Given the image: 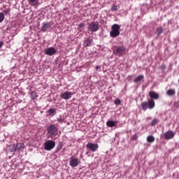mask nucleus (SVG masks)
<instances>
[{
    "label": "nucleus",
    "instance_id": "nucleus-1",
    "mask_svg": "<svg viewBox=\"0 0 179 179\" xmlns=\"http://www.w3.org/2000/svg\"><path fill=\"white\" fill-rule=\"evenodd\" d=\"M156 106V103H155V101L153 99L148 100V102H143L141 103V108L143 111H146L148 108L150 110H152V108H155V106Z\"/></svg>",
    "mask_w": 179,
    "mask_h": 179
},
{
    "label": "nucleus",
    "instance_id": "nucleus-2",
    "mask_svg": "<svg viewBox=\"0 0 179 179\" xmlns=\"http://www.w3.org/2000/svg\"><path fill=\"white\" fill-rule=\"evenodd\" d=\"M49 138H54L58 135V128L55 124H50L47 128Z\"/></svg>",
    "mask_w": 179,
    "mask_h": 179
},
{
    "label": "nucleus",
    "instance_id": "nucleus-3",
    "mask_svg": "<svg viewBox=\"0 0 179 179\" xmlns=\"http://www.w3.org/2000/svg\"><path fill=\"white\" fill-rule=\"evenodd\" d=\"M120 29H121V27L118 25L117 24H114L111 27V31L110 32V37H113V38H115V37H118L120 36Z\"/></svg>",
    "mask_w": 179,
    "mask_h": 179
},
{
    "label": "nucleus",
    "instance_id": "nucleus-4",
    "mask_svg": "<svg viewBox=\"0 0 179 179\" xmlns=\"http://www.w3.org/2000/svg\"><path fill=\"white\" fill-rule=\"evenodd\" d=\"M115 55H117V57H122V55H125L127 54V48L125 46H118L116 47V50L113 51Z\"/></svg>",
    "mask_w": 179,
    "mask_h": 179
},
{
    "label": "nucleus",
    "instance_id": "nucleus-5",
    "mask_svg": "<svg viewBox=\"0 0 179 179\" xmlns=\"http://www.w3.org/2000/svg\"><path fill=\"white\" fill-rule=\"evenodd\" d=\"M55 148V141L52 140H48L44 143V149L45 150H52Z\"/></svg>",
    "mask_w": 179,
    "mask_h": 179
},
{
    "label": "nucleus",
    "instance_id": "nucleus-6",
    "mask_svg": "<svg viewBox=\"0 0 179 179\" xmlns=\"http://www.w3.org/2000/svg\"><path fill=\"white\" fill-rule=\"evenodd\" d=\"M87 149L90 150L91 152H96L97 149H99V144L93 143H88L86 145Z\"/></svg>",
    "mask_w": 179,
    "mask_h": 179
},
{
    "label": "nucleus",
    "instance_id": "nucleus-7",
    "mask_svg": "<svg viewBox=\"0 0 179 179\" xmlns=\"http://www.w3.org/2000/svg\"><path fill=\"white\" fill-rule=\"evenodd\" d=\"M175 135H176V133L174 131L171 130H169L164 134V139H166V141L173 139Z\"/></svg>",
    "mask_w": 179,
    "mask_h": 179
},
{
    "label": "nucleus",
    "instance_id": "nucleus-8",
    "mask_svg": "<svg viewBox=\"0 0 179 179\" xmlns=\"http://www.w3.org/2000/svg\"><path fill=\"white\" fill-rule=\"evenodd\" d=\"M79 164V159L71 157L70 158V166L76 167Z\"/></svg>",
    "mask_w": 179,
    "mask_h": 179
},
{
    "label": "nucleus",
    "instance_id": "nucleus-9",
    "mask_svg": "<svg viewBox=\"0 0 179 179\" xmlns=\"http://www.w3.org/2000/svg\"><path fill=\"white\" fill-rule=\"evenodd\" d=\"M45 54L46 55H54V54H57V50L55 48H49L45 50Z\"/></svg>",
    "mask_w": 179,
    "mask_h": 179
},
{
    "label": "nucleus",
    "instance_id": "nucleus-10",
    "mask_svg": "<svg viewBox=\"0 0 179 179\" xmlns=\"http://www.w3.org/2000/svg\"><path fill=\"white\" fill-rule=\"evenodd\" d=\"M89 30H90V31H97V30H99V24L97 23L90 24Z\"/></svg>",
    "mask_w": 179,
    "mask_h": 179
},
{
    "label": "nucleus",
    "instance_id": "nucleus-11",
    "mask_svg": "<svg viewBox=\"0 0 179 179\" xmlns=\"http://www.w3.org/2000/svg\"><path fill=\"white\" fill-rule=\"evenodd\" d=\"M62 99H64V100H68L69 99H71L72 97V92H66L63 94H61Z\"/></svg>",
    "mask_w": 179,
    "mask_h": 179
},
{
    "label": "nucleus",
    "instance_id": "nucleus-12",
    "mask_svg": "<svg viewBox=\"0 0 179 179\" xmlns=\"http://www.w3.org/2000/svg\"><path fill=\"white\" fill-rule=\"evenodd\" d=\"M149 96L150 99H154V100H159V94L157 92L151 91L149 92Z\"/></svg>",
    "mask_w": 179,
    "mask_h": 179
},
{
    "label": "nucleus",
    "instance_id": "nucleus-13",
    "mask_svg": "<svg viewBox=\"0 0 179 179\" xmlns=\"http://www.w3.org/2000/svg\"><path fill=\"white\" fill-rule=\"evenodd\" d=\"M117 124H118L117 122H114L113 120H108V122H106V125H107V127H109V128H113V127H115V125H117Z\"/></svg>",
    "mask_w": 179,
    "mask_h": 179
},
{
    "label": "nucleus",
    "instance_id": "nucleus-14",
    "mask_svg": "<svg viewBox=\"0 0 179 179\" xmlns=\"http://www.w3.org/2000/svg\"><path fill=\"white\" fill-rule=\"evenodd\" d=\"M93 41V39H90L89 38H87V39H85L83 42V45L84 47H90V45H92V42Z\"/></svg>",
    "mask_w": 179,
    "mask_h": 179
},
{
    "label": "nucleus",
    "instance_id": "nucleus-15",
    "mask_svg": "<svg viewBox=\"0 0 179 179\" xmlns=\"http://www.w3.org/2000/svg\"><path fill=\"white\" fill-rule=\"evenodd\" d=\"M145 79V76L140 75L137 78H136L134 80V83H138V82H142Z\"/></svg>",
    "mask_w": 179,
    "mask_h": 179
},
{
    "label": "nucleus",
    "instance_id": "nucleus-16",
    "mask_svg": "<svg viewBox=\"0 0 179 179\" xmlns=\"http://www.w3.org/2000/svg\"><path fill=\"white\" fill-rule=\"evenodd\" d=\"M48 113H49V115L51 117H54L55 114H57V109L50 108L48 110Z\"/></svg>",
    "mask_w": 179,
    "mask_h": 179
},
{
    "label": "nucleus",
    "instance_id": "nucleus-17",
    "mask_svg": "<svg viewBox=\"0 0 179 179\" xmlns=\"http://www.w3.org/2000/svg\"><path fill=\"white\" fill-rule=\"evenodd\" d=\"M28 2L31 6H38V0H28Z\"/></svg>",
    "mask_w": 179,
    "mask_h": 179
},
{
    "label": "nucleus",
    "instance_id": "nucleus-18",
    "mask_svg": "<svg viewBox=\"0 0 179 179\" xmlns=\"http://www.w3.org/2000/svg\"><path fill=\"white\" fill-rule=\"evenodd\" d=\"M51 25H50V24L46 23V24H43L41 26V31L44 32L47 31V29H48V27H50Z\"/></svg>",
    "mask_w": 179,
    "mask_h": 179
},
{
    "label": "nucleus",
    "instance_id": "nucleus-19",
    "mask_svg": "<svg viewBox=\"0 0 179 179\" xmlns=\"http://www.w3.org/2000/svg\"><path fill=\"white\" fill-rule=\"evenodd\" d=\"M15 149L17 150H22V149H24V143H18L16 145Z\"/></svg>",
    "mask_w": 179,
    "mask_h": 179
},
{
    "label": "nucleus",
    "instance_id": "nucleus-20",
    "mask_svg": "<svg viewBox=\"0 0 179 179\" xmlns=\"http://www.w3.org/2000/svg\"><path fill=\"white\" fill-rule=\"evenodd\" d=\"M31 100H36L38 97V95H37V93L34 91H32L30 94Z\"/></svg>",
    "mask_w": 179,
    "mask_h": 179
},
{
    "label": "nucleus",
    "instance_id": "nucleus-21",
    "mask_svg": "<svg viewBox=\"0 0 179 179\" xmlns=\"http://www.w3.org/2000/svg\"><path fill=\"white\" fill-rule=\"evenodd\" d=\"M166 94H167L168 96H174V94H176V90H174V89L169 90L166 92Z\"/></svg>",
    "mask_w": 179,
    "mask_h": 179
},
{
    "label": "nucleus",
    "instance_id": "nucleus-22",
    "mask_svg": "<svg viewBox=\"0 0 179 179\" xmlns=\"http://www.w3.org/2000/svg\"><path fill=\"white\" fill-rule=\"evenodd\" d=\"M147 141L150 143H153L155 142V137L153 136H148L147 137Z\"/></svg>",
    "mask_w": 179,
    "mask_h": 179
},
{
    "label": "nucleus",
    "instance_id": "nucleus-23",
    "mask_svg": "<svg viewBox=\"0 0 179 179\" xmlns=\"http://www.w3.org/2000/svg\"><path fill=\"white\" fill-rule=\"evenodd\" d=\"M164 30L162 27H158L157 28L156 30V34H157V36H159L162 34V33H163Z\"/></svg>",
    "mask_w": 179,
    "mask_h": 179
},
{
    "label": "nucleus",
    "instance_id": "nucleus-24",
    "mask_svg": "<svg viewBox=\"0 0 179 179\" xmlns=\"http://www.w3.org/2000/svg\"><path fill=\"white\" fill-rule=\"evenodd\" d=\"M157 122H159V120H157V119H154L151 122V127H155V125H156L157 124Z\"/></svg>",
    "mask_w": 179,
    "mask_h": 179
},
{
    "label": "nucleus",
    "instance_id": "nucleus-25",
    "mask_svg": "<svg viewBox=\"0 0 179 179\" xmlns=\"http://www.w3.org/2000/svg\"><path fill=\"white\" fill-rule=\"evenodd\" d=\"M5 19V14L3 13H0V23L3 22V20Z\"/></svg>",
    "mask_w": 179,
    "mask_h": 179
},
{
    "label": "nucleus",
    "instance_id": "nucleus-26",
    "mask_svg": "<svg viewBox=\"0 0 179 179\" xmlns=\"http://www.w3.org/2000/svg\"><path fill=\"white\" fill-rule=\"evenodd\" d=\"M111 10H113V12H117V10H118V6L113 5L111 7Z\"/></svg>",
    "mask_w": 179,
    "mask_h": 179
},
{
    "label": "nucleus",
    "instance_id": "nucleus-27",
    "mask_svg": "<svg viewBox=\"0 0 179 179\" xmlns=\"http://www.w3.org/2000/svg\"><path fill=\"white\" fill-rule=\"evenodd\" d=\"M138 140V134H135L131 138V141H137Z\"/></svg>",
    "mask_w": 179,
    "mask_h": 179
},
{
    "label": "nucleus",
    "instance_id": "nucleus-28",
    "mask_svg": "<svg viewBox=\"0 0 179 179\" xmlns=\"http://www.w3.org/2000/svg\"><path fill=\"white\" fill-rule=\"evenodd\" d=\"M114 103L116 104V106H120V104H121V100H120V99H116Z\"/></svg>",
    "mask_w": 179,
    "mask_h": 179
},
{
    "label": "nucleus",
    "instance_id": "nucleus-29",
    "mask_svg": "<svg viewBox=\"0 0 179 179\" xmlns=\"http://www.w3.org/2000/svg\"><path fill=\"white\" fill-rule=\"evenodd\" d=\"M173 106L176 108H179V101L175 102L173 103Z\"/></svg>",
    "mask_w": 179,
    "mask_h": 179
},
{
    "label": "nucleus",
    "instance_id": "nucleus-30",
    "mask_svg": "<svg viewBox=\"0 0 179 179\" xmlns=\"http://www.w3.org/2000/svg\"><path fill=\"white\" fill-rule=\"evenodd\" d=\"M3 12L5 15H9V13H10V8H8L6 10H4Z\"/></svg>",
    "mask_w": 179,
    "mask_h": 179
},
{
    "label": "nucleus",
    "instance_id": "nucleus-31",
    "mask_svg": "<svg viewBox=\"0 0 179 179\" xmlns=\"http://www.w3.org/2000/svg\"><path fill=\"white\" fill-rule=\"evenodd\" d=\"M57 121H58V122H59L60 124H62L63 122H64V119H62V118H58L57 119Z\"/></svg>",
    "mask_w": 179,
    "mask_h": 179
},
{
    "label": "nucleus",
    "instance_id": "nucleus-32",
    "mask_svg": "<svg viewBox=\"0 0 179 179\" xmlns=\"http://www.w3.org/2000/svg\"><path fill=\"white\" fill-rule=\"evenodd\" d=\"M61 149H62V145H58L57 148V152H59V150H61Z\"/></svg>",
    "mask_w": 179,
    "mask_h": 179
},
{
    "label": "nucleus",
    "instance_id": "nucleus-33",
    "mask_svg": "<svg viewBox=\"0 0 179 179\" xmlns=\"http://www.w3.org/2000/svg\"><path fill=\"white\" fill-rule=\"evenodd\" d=\"M101 66H96V68H95V69H96V71H99V69H101Z\"/></svg>",
    "mask_w": 179,
    "mask_h": 179
},
{
    "label": "nucleus",
    "instance_id": "nucleus-34",
    "mask_svg": "<svg viewBox=\"0 0 179 179\" xmlns=\"http://www.w3.org/2000/svg\"><path fill=\"white\" fill-rule=\"evenodd\" d=\"M3 45V41H0V48H1Z\"/></svg>",
    "mask_w": 179,
    "mask_h": 179
},
{
    "label": "nucleus",
    "instance_id": "nucleus-35",
    "mask_svg": "<svg viewBox=\"0 0 179 179\" xmlns=\"http://www.w3.org/2000/svg\"><path fill=\"white\" fill-rule=\"evenodd\" d=\"M161 68L162 69H166V65H162V66H161Z\"/></svg>",
    "mask_w": 179,
    "mask_h": 179
},
{
    "label": "nucleus",
    "instance_id": "nucleus-36",
    "mask_svg": "<svg viewBox=\"0 0 179 179\" xmlns=\"http://www.w3.org/2000/svg\"><path fill=\"white\" fill-rule=\"evenodd\" d=\"M82 26H83V24H80L79 25L80 27H82Z\"/></svg>",
    "mask_w": 179,
    "mask_h": 179
}]
</instances>
